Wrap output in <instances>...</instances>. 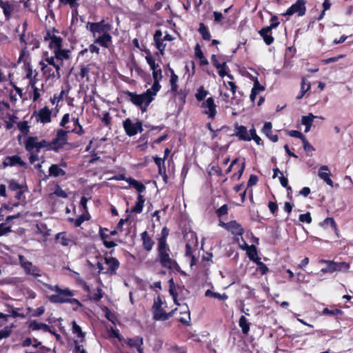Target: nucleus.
Returning a JSON list of instances; mask_svg holds the SVG:
<instances>
[{"label":"nucleus","mask_w":353,"mask_h":353,"mask_svg":"<svg viewBox=\"0 0 353 353\" xmlns=\"http://www.w3.org/2000/svg\"><path fill=\"white\" fill-rule=\"evenodd\" d=\"M46 287L51 291H54L56 292V294L48 296V299L50 303L59 304L69 303L72 305H76V307H74V310H77L79 307L81 306V303L79 300L72 298L74 295V292L70 290L69 288L61 289L57 285H52L50 284H46Z\"/></svg>","instance_id":"nucleus-1"},{"label":"nucleus","mask_w":353,"mask_h":353,"mask_svg":"<svg viewBox=\"0 0 353 353\" xmlns=\"http://www.w3.org/2000/svg\"><path fill=\"white\" fill-rule=\"evenodd\" d=\"M170 254L171 251L168 245H157L156 261L159 262L162 268L173 270L179 268V265Z\"/></svg>","instance_id":"nucleus-2"},{"label":"nucleus","mask_w":353,"mask_h":353,"mask_svg":"<svg viewBox=\"0 0 353 353\" xmlns=\"http://www.w3.org/2000/svg\"><path fill=\"white\" fill-rule=\"evenodd\" d=\"M124 94L130 101L141 108L142 112H145L147 110L148 105L154 100V98L150 96V92H145L138 94L136 92L127 90L124 92Z\"/></svg>","instance_id":"nucleus-3"},{"label":"nucleus","mask_w":353,"mask_h":353,"mask_svg":"<svg viewBox=\"0 0 353 353\" xmlns=\"http://www.w3.org/2000/svg\"><path fill=\"white\" fill-rule=\"evenodd\" d=\"M319 263H325L326 267L322 268V273H332L336 271L347 270L350 268V264L346 262H334L333 261L321 259Z\"/></svg>","instance_id":"nucleus-4"},{"label":"nucleus","mask_w":353,"mask_h":353,"mask_svg":"<svg viewBox=\"0 0 353 353\" xmlns=\"http://www.w3.org/2000/svg\"><path fill=\"white\" fill-rule=\"evenodd\" d=\"M19 264L24 270L26 274L39 277L42 276V271L36 265H34L32 262L28 261L23 255H19Z\"/></svg>","instance_id":"nucleus-5"},{"label":"nucleus","mask_w":353,"mask_h":353,"mask_svg":"<svg viewBox=\"0 0 353 353\" xmlns=\"http://www.w3.org/2000/svg\"><path fill=\"white\" fill-rule=\"evenodd\" d=\"M86 27L87 28L89 27L94 37H95L96 34H103L108 33L112 28V26L110 23H105L103 19L97 23L88 22Z\"/></svg>","instance_id":"nucleus-6"},{"label":"nucleus","mask_w":353,"mask_h":353,"mask_svg":"<svg viewBox=\"0 0 353 353\" xmlns=\"http://www.w3.org/2000/svg\"><path fill=\"white\" fill-rule=\"evenodd\" d=\"M69 131L64 130L62 129L58 130L57 132L56 137L52 139L51 144L52 147V150L57 151L59 149L63 148L64 145L67 143L68 138L67 134Z\"/></svg>","instance_id":"nucleus-7"},{"label":"nucleus","mask_w":353,"mask_h":353,"mask_svg":"<svg viewBox=\"0 0 353 353\" xmlns=\"http://www.w3.org/2000/svg\"><path fill=\"white\" fill-rule=\"evenodd\" d=\"M305 0H297L295 3L292 4L283 14L284 16H291L295 13H297L299 16H303L305 14Z\"/></svg>","instance_id":"nucleus-8"},{"label":"nucleus","mask_w":353,"mask_h":353,"mask_svg":"<svg viewBox=\"0 0 353 353\" xmlns=\"http://www.w3.org/2000/svg\"><path fill=\"white\" fill-rule=\"evenodd\" d=\"M278 26V23H271L269 26L265 27L259 31V34L263 37L264 42L267 45H270L274 41L273 37L270 34L272 30Z\"/></svg>","instance_id":"nucleus-9"},{"label":"nucleus","mask_w":353,"mask_h":353,"mask_svg":"<svg viewBox=\"0 0 353 353\" xmlns=\"http://www.w3.org/2000/svg\"><path fill=\"white\" fill-rule=\"evenodd\" d=\"M19 165L22 168H27L28 165L26 162L21 160V157L19 155H13L6 157L3 161V166L4 168L8 166H14Z\"/></svg>","instance_id":"nucleus-10"},{"label":"nucleus","mask_w":353,"mask_h":353,"mask_svg":"<svg viewBox=\"0 0 353 353\" xmlns=\"http://www.w3.org/2000/svg\"><path fill=\"white\" fill-rule=\"evenodd\" d=\"M202 107L208 109L205 110L203 113L208 114L209 118L214 119L216 114V105L214 104L213 98H208L206 101L203 103Z\"/></svg>","instance_id":"nucleus-11"},{"label":"nucleus","mask_w":353,"mask_h":353,"mask_svg":"<svg viewBox=\"0 0 353 353\" xmlns=\"http://www.w3.org/2000/svg\"><path fill=\"white\" fill-rule=\"evenodd\" d=\"M159 304L154 303L153 305V318L156 321H165L168 320L166 312L161 307V301L158 297Z\"/></svg>","instance_id":"nucleus-12"},{"label":"nucleus","mask_w":353,"mask_h":353,"mask_svg":"<svg viewBox=\"0 0 353 353\" xmlns=\"http://www.w3.org/2000/svg\"><path fill=\"white\" fill-rule=\"evenodd\" d=\"M51 110L47 106H45L39 110L38 113L35 115L36 120L42 123H50L51 121Z\"/></svg>","instance_id":"nucleus-13"},{"label":"nucleus","mask_w":353,"mask_h":353,"mask_svg":"<svg viewBox=\"0 0 353 353\" xmlns=\"http://www.w3.org/2000/svg\"><path fill=\"white\" fill-rule=\"evenodd\" d=\"M105 262L109 266L107 271L103 273L114 274L119 267V261L114 257H105Z\"/></svg>","instance_id":"nucleus-14"},{"label":"nucleus","mask_w":353,"mask_h":353,"mask_svg":"<svg viewBox=\"0 0 353 353\" xmlns=\"http://www.w3.org/2000/svg\"><path fill=\"white\" fill-rule=\"evenodd\" d=\"M141 239L143 249L147 252H150L154 245V241L149 236L147 231H144L141 234Z\"/></svg>","instance_id":"nucleus-15"},{"label":"nucleus","mask_w":353,"mask_h":353,"mask_svg":"<svg viewBox=\"0 0 353 353\" xmlns=\"http://www.w3.org/2000/svg\"><path fill=\"white\" fill-rule=\"evenodd\" d=\"M318 175L327 185L333 187V181L330 179L331 172L329 171L328 167L327 165H323L320 168Z\"/></svg>","instance_id":"nucleus-16"},{"label":"nucleus","mask_w":353,"mask_h":353,"mask_svg":"<svg viewBox=\"0 0 353 353\" xmlns=\"http://www.w3.org/2000/svg\"><path fill=\"white\" fill-rule=\"evenodd\" d=\"M123 126L127 135L132 137L137 134L136 123H133L130 119H126L123 121Z\"/></svg>","instance_id":"nucleus-17"},{"label":"nucleus","mask_w":353,"mask_h":353,"mask_svg":"<svg viewBox=\"0 0 353 353\" xmlns=\"http://www.w3.org/2000/svg\"><path fill=\"white\" fill-rule=\"evenodd\" d=\"M40 65H41V70L43 73L46 75H48V77L58 79L61 77V74L59 70H53L48 65V64H46L43 61H41Z\"/></svg>","instance_id":"nucleus-18"},{"label":"nucleus","mask_w":353,"mask_h":353,"mask_svg":"<svg viewBox=\"0 0 353 353\" xmlns=\"http://www.w3.org/2000/svg\"><path fill=\"white\" fill-rule=\"evenodd\" d=\"M272 125L271 122H265L262 129L263 132L274 143L279 140L278 135L272 134Z\"/></svg>","instance_id":"nucleus-19"},{"label":"nucleus","mask_w":353,"mask_h":353,"mask_svg":"<svg viewBox=\"0 0 353 353\" xmlns=\"http://www.w3.org/2000/svg\"><path fill=\"white\" fill-rule=\"evenodd\" d=\"M228 230L230 231L234 235L241 236L244 233L243 228L236 221L229 222Z\"/></svg>","instance_id":"nucleus-20"},{"label":"nucleus","mask_w":353,"mask_h":353,"mask_svg":"<svg viewBox=\"0 0 353 353\" xmlns=\"http://www.w3.org/2000/svg\"><path fill=\"white\" fill-rule=\"evenodd\" d=\"M112 41V37L110 33H106L101 34L98 38H97L94 41V43L99 44L102 47L108 48L109 43Z\"/></svg>","instance_id":"nucleus-21"},{"label":"nucleus","mask_w":353,"mask_h":353,"mask_svg":"<svg viewBox=\"0 0 353 353\" xmlns=\"http://www.w3.org/2000/svg\"><path fill=\"white\" fill-rule=\"evenodd\" d=\"M0 8L3 10V12L6 19H10L14 8L8 1L0 0Z\"/></svg>","instance_id":"nucleus-22"},{"label":"nucleus","mask_w":353,"mask_h":353,"mask_svg":"<svg viewBox=\"0 0 353 353\" xmlns=\"http://www.w3.org/2000/svg\"><path fill=\"white\" fill-rule=\"evenodd\" d=\"M30 329L32 330H42L46 332H51L50 327L43 323H39L36 321H31L29 325Z\"/></svg>","instance_id":"nucleus-23"},{"label":"nucleus","mask_w":353,"mask_h":353,"mask_svg":"<svg viewBox=\"0 0 353 353\" xmlns=\"http://www.w3.org/2000/svg\"><path fill=\"white\" fill-rule=\"evenodd\" d=\"M236 135L239 137L241 140L250 141L251 137H250L247 128L243 125L236 127Z\"/></svg>","instance_id":"nucleus-24"},{"label":"nucleus","mask_w":353,"mask_h":353,"mask_svg":"<svg viewBox=\"0 0 353 353\" xmlns=\"http://www.w3.org/2000/svg\"><path fill=\"white\" fill-rule=\"evenodd\" d=\"M65 172L60 168L57 164H52L49 168V175L54 177H58L60 176H64Z\"/></svg>","instance_id":"nucleus-25"},{"label":"nucleus","mask_w":353,"mask_h":353,"mask_svg":"<svg viewBox=\"0 0 353 353\" xmlns=\"http://www.w3.org/2000/svg\"><path fill=\"white\" fill-rule=\"evenodd\" d=\"M49 47L50 49L53 50L54 52L59 50V49L62 47V39L60 37L52 36L50 37Z\"/></svg>","instance_id":"nucleus-26"},{"label":"nucleus","mask_w":353,"mask_h":353,"mask_svg":"<svg viewBox=\"0 0 353 353\" xmlns=\"http://www.w3.org/2000/svg\"><path fill=\"white\" fill-rule=\"evenodd\" d=\"M145 199L143 195L139 194L135 205L131 209V212L141 213L144 205Z\"/></svg>","instance_id":"nucleus-27"},{"label":"nucleus","mask_w":353,"mask_h":353,"mask_svg":"<svg viewBox=\"0 0 353 353\" xmlns=\"http://www.w3.org/2000/svg\"><path fill=\"white\" fill-rule=\"evenodd\" d=\"M126 181L134 188H135L136 190L139 193H141L145 190V186L141 182L137 181L131 177L128 178Z\"/></svg>","instance_id":"nucleus-28"},{"label":"nucleus","mask_w":353,"mask_h":353,"mask_svg":"<svg viewBox=\"0 0 353 353\" xmlns=\"http://www.w3.org/2000/svg\"><path fill=\"white\" fill-rule=\"evenodd\" d=\"M37 139L38 138L37 137H29L25 141V148L28 152H33V150L35 149L36 141H37Z\"/></svg>","instance_id":"nucleus-29"},{"label":"nucleus","mask_w":353,"mask_h":353,"mask_svg":"<svg viewBox=\"0 0 353 353\" xmlns=\"http://www.w3.org/2000/svg\"><path fill=\"white\" fill-rule=\"evenodd\" d=\"M199 32L201 34L203 40L210 41L211 39L210 32L208 27L203 23H199Z\"/></svg>","instance_id":"nucleus-30"},{"label":"nucleus","mask_w":353,"mask_h":353,"mask_svg":"<svg viewBox=\"0 0 353 353\" xmlns=\"http://www.w3.org/2000/svg\"><path fill=\"white\" fill-rule=\"evenodd\" d=\"M127 344L131 347H136L138 350L141 348V346L143 344V338L136 336L132 339H129L128 340Z\"/></svg>","instance_id":"nucleus-31"},{"label":"nucleus","mask_w":353,"mask_h":353,"mask_svg":"<svg viewBox=\"0 0 353 353\" xmlns=\"http://www.w3.org/2000/svg\"><path fill=\"white\" fill-rule=\"evenodd\" d=\"M239 325L241 328L244 334H248L250 331V323L248 322L247 319L244 316H241L239 319Z\"/></svg>","instance_id":"nucleus-32"},{"label":"nucleus","mask_w":353,"mask_h":353,"mask_svg":"<svg viewBox=\"0 0 353 353\" xmlns=\"http://www.w3.org/2000/svg\"><path fill=\"white\" fill-rule=\"evenodd\" d=\"M169 235V230L166 227H163L161 230V236L157 239V245H168L167 243V237Z\"/></svg>","instance_id":"nucleus-33"},{"label":"nucleus","mask_w":353,"mask_h":353,"mask_svg":"<svg viewBox=\"0 0 353 353\" xmlns=\"http://www.w3.org/2000/svg\"><path fill=\"white\" fill-rule=\"evenodd\" d=\"M181 314H187L188 315V319H185V318H183V317H181L179 319V321L184 324V325H189V321L190 320V311H189V308L188 307L187 305H184L181 307V310L180 312Z\"/></svg>","instance_id":"nucleus-34"},{"label":"nucleus","mask_w":353,"mask_h":353,"mask_svg":"<svg viewBox=\"0 0 353 353\" xmlns=\"http://www.w3.org/2000/svg\"><path fill=\"white\" fill-rule=\"evenodd\" d=\"M171 71V77H170V85H171V92H176L177 91V84L176 82L178 81V76L174 74L172 69H170Z\"/></svg>","instance_id":"nucleus-35"},{"label":"nucleus","mask_w":353,"mask_h":353,"mask_svg":"<svg viewBox=\"0 0 353 353\" xmlns=\"http://www.w3.org/2000/svg\"><path fill=\"white\" fill-rule=\"evenodd\" d=\"M68 50H63L61 48L59 50L54 51L55 57L61 61H63L65 59H68L69 58Z\"/></svg>","instance_id":"nucleus-36"},{"label":"nucleus","mask_w":353,"mask_h":353,"mask_svg":"<svg viewBox=\"0 0 353 353\" xmlns=\"http://www.w3.org/2000/svg\"><path fill=\"white\" fill-rule=\"evenodd\" d=\"M19 310V308L9 307L6 311L10 315V316H12L14 318H17V317H20L21 319L26 318V315L23 313H19L18 312Z\"/></svg>","instance_id":"nucleus-37"},{"label":"nucleus","mask_w":353,"mask_h":353,"mask_svg":"<svg viewBox=\"0 0 353 353\" xmlns=\"http://www.w3.org/2000/svg\"><path fill=\"white\" fill-rule=\"evenodd\" d=\"M205 295L206 296L213 297L215 299H219L220 300H226L228 299V296L225 294H219L217 292H214L211 291L210 290H208L205 292Z\"/></svg>","instance_id":"nucleus-38"},{"label":"nucleus","mask_w":353,"mask_h":353,"mask_svg":"<svg viewBox=\"0 0 353 353\" xmlns=\"http://www.w3.org/2000/svg\"><path fill=\"white\" fill-rule=\"evenodd\" d=\"M161 88V85L159 82H154L152 87L150 89H148L145 92H150V96L152 98H154V96L157 95V92Z\"/></svg>","instance_id":"nucleus-39"},{"label":"nucleus","mask_w":353,"mask_h":353,"mask_svg":"<svg viewBox=\"0 0 353 353\" xmlns=\"http://www.w3.org/2000/svg\"><path fill=\"white\" fill-rule=\"evenodd\" d=\"M72 332L74 334H77L79 338H84L85 332H83L81 327L77 324L75 321L72 322Z\"/></svg>","instance_id":"nucleus-40"},{"label":"nucleus","mask_w":353,"mask_h":353,"mask_svg":"<svg viewBox=\"0 0 353 353\" xmlns=\"http://www.w3.org/2000/svg\"><path fill=\"white\" fill-rule=\"evenodd\" d=\"M314 118H316V117L312 113L306 116H303L301 118V123L304 125H312Z\"/></svg>","instance_id":"nucleus-41"},{"label":"nucleus","mask_w":353,"mask_h":353,"mask_svg":"<svg viewBox=\"0 0 353 353\" xmlns=\"http://www.w3.org/2000/svg\"><path fill=\"white\" fill-rule=\"evenodd\" d=\"M208 92L206 90H204L203 87V86H201L198 90H197V92L196 93V99L199 101H203L205 97L206 96L208 95Z\"/></svg>","instance_id":"nucleus-42"},{"label":"nucleus","mask_w":353,"mask_h":353,"mask_svg":"<svg viewBox=\"0 0 353 353\" xmlns=\"http://www.w3.org/2000/svg\"><path fill=\"white\" fill-rule=\"evenodd\" d=\"M323 314L325 315L336 316L339 314H342L343 312L339 309L324 308L323 310Z\"/></svg>","instance_id":"nucleus-43"},{"label":"nucleus","mask_w":353,"mask_h":353,"mask_svg":"<svg viewBox=\"0 0 353 353\" xmlns=\"http://www.w3.org/2000/svg\"><path fill=\"white\" fill-rule=\"evenodd\" d=\"M145 60L147 61V63H148V65H150L151 70H156L157 68L159 67V64L156 63H155V61L154 59L152 58V57L150 54H148L146 57H145Z\"/></svg>","instance_id":"nucleus-44"},{"label":"nucleus","mask_w":353,"mask_h":353,"mask_svg":"<svg viewBox=\"0 0 353 353\" xmlns=\"http://www.w3.org/2000/svg\"><path fill=\"white\" fill-rule=\"evenodd\" d=\"M56 238L57 240H59V243L62 245H68L70 240L65 236V235L63 233H58L56 236Z\"/></svg>","instance_id":"nucleus-45"},{"label":"nucleus","mask_w":353,"mask_h":353,"mask_svg":"<svg viewBox=\"0 0 353 353\" xmlns=\"http://www.w3.org/2000/svg\"><path fill=\"white\" fill-rule=\"evenodd\" d=\"M322 226L330 225L334 230H336V224L333 218L327 217L321 223Z\"/></svg>","instance_id":"nucleus-46"},{"label":"nucleus","mask_w":353,"mask_h":353,"mask_svg":"<svg viewBox=\"0 0 353 353\" xmlns=\"http://www.w3.org/2000/svg\"><path fill=\"white\" fill-rule=\"evenodd\" d=\"M18 128L19 130L23 134H28L29 131V125L27 121H21L18 123Z\"/></svg>","instance_id":"nucleus-47"},{"label":"nucleus","mask_w":353,"mask_h":353,"mask_svg":"<svg viewBox=\"0 0 353 353\" xmlns=\"http://www.w3.org/2000/svg\"><path fill=\"white\" fill-rule=\"evenodd\" d=\"M163 41L164 40L161 39L154 40V41L155 43V46H156L157 48L159 50V54H163L165 48V45L163 44Z\"/></svg>","instance_id":"nucleus-48"},{"label":"nucleus","mask_w":353,"mask_h":353,"mask_svg":"<svg viewBox=\"0 0 353 353\" xmlns=\"http://www.w3.org/2000/svg\"><path fill=\"white\" fill-rule=\"evenodd\" d=\"M60 3L63 5H68L71 8L79 7V0H59Z\"/></svg>","instance_id":"nucleus-49"},{"label":"nucleus","mask_w":353,"mask_h":353,"mask_svg":"<svg viewBox=\"0 0 353 353\" xmlns=\"http://www.w3.org/2000/svg\"><path fill=\"white\" fill-rule=\"evenodd\" d=\"M8 185H9V188L12 191L19 190L22 188V185H20L19 183H17L15 180H13V179L9 181Z\"/></svg>","instance_id":"nucleus-50"},{"label":"nucleus","mask_w":353,"mask_h":353,"mask_svg":"<svg viewBox=\"0 0 353 353\" xmlns=\"http://www.w3.org/2000/svg\"><path fill=\"white\" fill-rule=\"evenodd\" d=\"M299 219L301 222L303 223H310L312 222V217L310 212L300 214Z\"/></svg>","instance_id":"nucleus-51"},{"label":"nucleus","mask_w":353,"mask_h":353,"mask_svg":"<svg viewBox=\"0 0 353 353\" xmlns=\"http://www.w3.org/2000/svg\"><path fill=\"white\" fill-rule=\"evenodd\" d=\"M12 327L6 326L0 330V340L8 337L11 334Z\"/></svg>","instance_id":"nucleus-52"},{"label":"nucleus","mask_w":353,"mask_h":353,"mask_svg":"<svg viewBox=\"0 0 353 353\" xmlns=\"http://www.w3.org/2000/svg\"><path fill=\"white\" fill-rule=\"evenodd\" d=\"M247 254L250 260H254L255 256H257L256 248L253 245H251Z\"/></svg>","instance_id":"nucleus-53"},{"label":"nucleus","mask_w":353,"mask_h":353,"mask_svg":"<svg viewBox=\"0 0 353 353\" xmlns=\"http://www.w3.org/2000/svg\"><path fill=\"white\" fill-rule=\"evenodd\" d=\"M303 149L306 152H311L314 150L313 146L309 143L305 137L302 140Z\"/></svg>","instance_id":"nucleus-54"},{"label":"nucleus","mask_w":353,"mask_h":353,"mask_svg":"<svg viewBox=\"0 0 353 353\" xmlns=\"http://www.w3.org/2000/svg\"><path fill=\"white\" fill-rule=\"evenodd\" d=\"M54 194L59 197L67 198V193L59 185H57L54 190Z\"/></svg>","instance_id":"nucleus-55"},{"label":"nucleus","mask_w":353,"mask_h":353,"mask_svg":"<svg viewBox=\"0 0 353 353\" xmlns=\"http://www.w3.org/2000/svg\"><path fill=\"white\" fill-rule=\"evenodd\" d=\"M228 205L224 204L216 211V214L217 216L221 217L223 215H225L228 213Z\"/></svg>","instance_id":"nucleus-56"},{"label":"nucleus","mask_w":353,"mask_h":353,"mask_svg":"<svg viewBox=\"0 0 353 353\" xmlns=\"http://www.w3.org/2000/svg\"><path fill=\"white\" fill-rule=\"evenodd\" d=\"M279 181L281 183V185L286 188L288 190L292 191V188L290 186H288V180L286 177H285L283 174V173H281V176H279Z\"/></svg>","instance_id":"nucleus-57"},{"label":"nucleus","mask_w":353,"mask_h":353,"mask_svg":"<svg viewBox=\"0 0 353 353\" xmlns=\"http://www.w3.org/2000/svg\"><path fill=\"white\" fill-rule=\"evenodd\" d=\"M257 270L262 275H264V274H265L268 272V267L266 266V265L264 263H263L261 261H259L258 262Z\"/></svg>","instance_id":"nucleus-58"},{"label":"nucleus","mask_w":353,"mask_h":353,"mask_svg":"<svg viewBox=\"0 0 353 353\" xmlns=\"http://www.w3.org/2000/svg\"><path fill=\"white\" fill-rule=\"evenodd\" d=\"M212 61L213 63L214 66L216 68H219L221 67H227L226 62H223L222 63H220L218 60L216 59V56L215 54H212L211 57Z\"/></svg>","instance_id":"nucleus-59"},{"label":"nucleus","mask_w":353,"mask_h":353,"mask_svg":"<svg viewBox=\"0 0 353 353\" xmlns=\"http://www.w3.org/2000/svg\"><path fill=\"white\" fill-rule=\"evenodd\" d=\"M152 77L154 79V82L157 81V82L159 83L160 80H161V79L163 78L161 70L159 69V70H156L155 71L153 70L152 71Z\"/></svg>","instance_id":"nucleus-60"},{"label":"nucleus","mask_w":353,"mask_h":353,"mask_svg":"<svg viewBox=\"0 0 353 353\" xmlns=\"http://www.w3.org/2000/svg\"><path fill=\"white\" fill-rule=\"evenodd\" d=\"M45 61L48 63V65H52L53 68L55 69V70H57L59 71L60 70V65L57 63H55L54 61V58L51 57H47Z\"/></svg>","instance_id":"nucleus-61"},{"label":"nucleus","mask_w":353,"mask_h":353,"mask_svg":"<svg viewBox=\"0 0 353 353\" xmlns=\"http://www.w3.org/2000/svg\"><path fill=\"white\" fill-rule=\"evenodd\" d=\"M288 134L292 137L299 138L301 141L305 138V136L298 130H290L288 132Z\"/></svg>","instance_id":"nucleus-62"},{"label":"nucleus","mask_w":353,"mask_h":353,"mask_svg":"<svg viewBox=\"0 0 353 353\" xmlns=\"http://www.w3.org/2000/svg\"><path fill=\"white\" fill-rule=\"evenodd\" d=\"M257 181H258V176L254 174H251L250 176V178H249L248 183H247L248 188L252 187V186L256 185Z\"/></svg>","instance_id":"nucleus-63"},{"label":"nucleus","mask_w":353,"mask_h":353,"mask_svg":"<svg viewBox=\"0 0 353 353\" xmlns=\"http://www.w3.org/2000/svg\"><path fill=\"white\" fill-rule=\"evenodd\" d=\"M252 90L256 92V93H259L261 91H263L265 88L259 83L258 79H256L254 82Z\"/></svg>","instance_id":"nucleus-64"}]
</instances>
